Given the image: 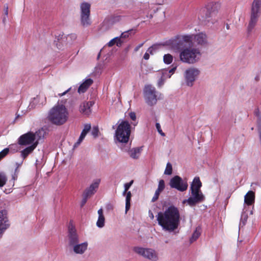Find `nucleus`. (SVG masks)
<instances>
[{
	"label": "nucleus",
	"instance_id": "54",
	"mask_svg": "<svg viewBox=\"0 0 261 261\" xmlns=\"http://www.w3.org/2000/svg\"><path fill=\"white\" fill-rule=\"evenodd\" d=\"M7 17H8V16H6V15H5L4 17H3V22L4 23H5L7 21Z\"/></svg>",
	"mask_w": 261,
	"mask_h": 261
},
{
	"label": "nucleus",
	"instance_id": "49",
	"mask_svg": "<svg viewBox=\"0 0 261 261\" xmlns=\"http://www.w3.org/2000/svg\"><path fill=\"white\" fill-rule=\"evenodd\" d=\"M71 89V88H69L68 89H67L66 91H65V92L62 93H59V96H62L64 95H65L67 93H68Z\"/></svg>",
	"mask_w": 261,
	"mask_h": 261
},
{
	"label": "nucleus",
	"instance_id": "18",
	"mask_svg": "<svg viewBox=\"0 0 261 261\" xmlns=\"http://www.w3.org/2000/svg\"><path fill=\"white\" fill-rule=\"evenodd\" d=\"M75 254H83L87 249L88 243H77L70 247Z\"/></svg>",
	"mask_w": 261,
	"mask_h": 261
},
{
	"label": "nucleus",
	"instance_id": "53",
	"mask_svg": "<svg viewBox=\"0 0 261 261\" xmlns=\"http://www.w3.org/2000/svg\"><path fill=\"white\" fill-rule=\"evenodd\" d=\"M18 168V167H17V168L15 169V172L14 175L13 176V180H15L17 178V175L16 174V172H17V168Z\"/></svg>",
	"mask_w": 261,
	"mask_h": 261
},
{
	"label": "nucleus",
	"instance_id": "21",
	"mask_svg": "<svg viewBox=\"0 0 261 261\" xmlns=\"http://www.w3.org/2000/svg\"><path fill=\"white\" fill-rule=\"evenodd\" d=\"M91 125L90 124H86L84 125V129L82 130V133L81 134V135H80L79 139L74 143V144L73 145V147L74 148L77 147V146H79L81 144L82 142L83 141V140L85 138V137H86V135L87 134V133L91 129Z\"/></svg>",
	"mask_w": 261,
	"mask_h": 261
},
{
	"label": "nucleus",
	"instance_id": "42",
	"mask_svg": "<svg viewBox=\"0 0 261 261\" xmlns=\"http://www.w3.org/2000/svg\"><path fill=\"white\" fill-rule=\"evenodd\" d=\"M162 191H158V190H156L155 191L154 195L153 197L152 198V202H154L156 200H157V199L159 198V195H160V193Z\"/></svg>",
	"mask_w": 261,
	"mask_h": 261
},
{
	"label": "nucleus",
	"instance_id": "40",
	"mask_svg": "<svg viewBox=\"0 0 261 261\" xmlns=\"http://www.w3.org/2000/svg\"><path fill=\"white\" fill-rule=\"evenodd\" d=\"M99 130L97 127L94 126L92 128L91 130V134L94 137L98 136Z\"/></svg>",
	"mask_w": 261,
	"mask_h": 261
},
{
	"label": "nucleus",
	"instance_id": "37",
	"mask_svg": "<svg viewBox=\"0 0 261 261\" xmlns=\"http://www.w3.org/2000/svg\"><path fill=\"white\" fill-rule=\"evenodd\" d=\"M133 31V30H129L127 31H125L121 33L120 37H121V39H125L129 37V35L130 34V33Z\"/></svg>",
	"mask_w": 261,
	"mask_h": 261
},
{
	"label": "nucleus",
	"instance_id": "47",
	"mask_svg": "<svg viewBox=\"0 0 261 261\" xmlns=\"http://www.w3.org/2000/svg\"><path fill=\"white\" fill-rule=\"evenodd\" d=\"M129 117L130 118L133 120V121H135L136 119V114L134 112H130L129 113Z\"/></svg>",
	"mask_w": 261,
	"mask_h": 261
},
{
	"label": "nucleus",
	"instance_id": "48",
	"mask_svg": "<svg viewBox=\"0 0 261 261\" xmlns=\"http://www.w3.org/2000/svg\"><path fill=\"white\" fill-rule=\"evenodd\" d=\"M4 13L5 15L8 16V6L7 5H5L4 6Z\"/></svg>",
	"mask_w": 261,
	"mask_h": 261
},
{
	"label": "nucleus",
	"instance_id": "22",
	"mask_svg": "<svg viewBox=\"0 0 261 261\" xmlns=\"http://www.w3.org/2000/svg\"><path fill=\"white\" fill-rule=\"evenodd\" d=\"M93 83V81L91 79H86L79 86L78 92L80 94L85 93Z\"/></svg>",
	"mask_w": 261,
	"mask_h": 261
},
{
	"label": "nucleus",
	"instance_id": "45",
	"mask_svg": "<svg viewBox=\"0 0 261 261\" xmlns=\"http://www.w3.org/2000/svg\"><path fill=\"white\" fill-rule=\"evenodd\" d=\"M155 127L159 134H161L162 136H164L165 134L162 132L161 125L159 123H156L155 124Z\"/></svg>",
	"mask_w": 261,
	"mask_h": 261
},
{
	"label": "nucleus",
	"instance_id": "46",
	"mask_svg": "<svg viewBox=\"0 0 261 261\" xmlns=\"http://www.w3.org/2000/svg\"><path fill=\"white\" fill-rule=\"evenodd\" d=\"M116 38H113L112 39V40H111L108 43H107V45L109 46V47H112L115 44V41H116Z\"/></svg>",
	"mask_w": 261,
	"mask_h": 261
},
{
	"label": "nucleus",
	"instance_id": "13",
	"mask_svg": "<svg viewBox=\"0 0 261 261\" xmlns=\"http://www.w3.org/2000/svg\"><path fill=\"white\" fill-rule=\"evenodd\" d=\"M144 97L148 105L152 106L157 101V95L155 89L151 85H147L144 88Z\"/></svg>",
	"mask_w": 261,
	"mask_h": 261
},
{
	"label": "nucleus",
	"instance_id": "4",
	"mask_svg": "<svg viewBox=\"0 0 261 261\" xmlns=\"http://www.w3.org/2000/svg\"><path fill=\"white\" fill-rule=\"evenodd\" d=\"M220 8V3L212 2L208 3L205 7L201 9L198 18L205 24H213L216 21L215 16Z\"/></svg>",
	"mask_w": 261,
	"mask_h": 261
},
{
	"label": "nucleus",
	"instance_id": "20",
	"mask_svg": "<svg viewBox=\"0 0 261 261\" xmlns=\"http://www.w3.org/2000/svg\"><path fill=\"white\" fill-rule=\"evenodd\" d=\"M100 183V179L95 180L89 188H87L84 192L83 194L90 197L93 195L96 192V189L98 188Z\"/></svg>",
	"mask_w": 261,
	"mask_h": 261
},
{
	"label": "nucleus",
	"instance_id": "43",
	"mask_svg": "<svg viewBox=\"0 0 261 261\" xmlns=\"http://www.w3.org/2000/svg\"><path fill=\"white\" fill-rule=\"evenodd\" d=\"M158 48V46L156 45H152V46H151L150 47H149L148 50H147V52L149 53V54H153L154 53V50Z\"/></svg>",
	"mask_w": 261,
	"mask_h": 261
},
{
	"label": "nucleus",
	"instance_id": "14",
	"mask_svg": "<svg viewBox=\"0 0 261 261\" xmlns=\"http://www.w3.org/2000/svg\"><path fill=\"white\" fill-rule=\"evenodd\" d=\"M169 185L172 188L176 189L181 192L186 191L188 186L187 182L184 181L182 178L177 175L170 179Z\"/></svg>",
	"mask_w": 261,
	"mask_h": 261
},
{
	"label": "nucleus",
	"instance_id": "30",
	"mask_svg": "<svg viewBox=\"0 0 261 261\" xmlns=\"http://www.w3.org/2000/svg\"><path fill=\"white\" fill-rule=\"evenodd\" d=\"M200 228L197 227L193 232L192 237L190 239V243H192L195 241L200 235Z\"/></svg>",
	"mask_w": 261,
	"mask_h": 261
},
{
	"label": "nucleus",
	"instance_id": "5",
	"mask_svg": "<svg viewBox=\"0 0 261 261\" xmlns=\"http://www.w3.org/2000/svg\"><path fill=\"white\" fill-rule=\"evenodd\" d=\"M193 35H177L165 42L172 50L178 51L185 48L186 45L192 42Z\"/></svg>",
	"mask_w": 261,
	"mask_h": 261
},
{
	"label": "nucleus",
	"instance_id": "59",
	"mask_svg": "<svg viewBox=\"0 0 261 261\" xmlns=\"http://www.w3.org/2000/svg\"><path fill=\"white\" fill-rule=\"evenodd\" d=\"M137 122H136V123H133V124L134 125H135V126H136V125H137Z\"/></svg>",
	"mask_w": 261,
	"mask_h": 261
},
{
	"label": "nucleus",
	"instance_id": "24",
	"mask_svg": "<svg viewBox=\"0 0 261 261\" xmlns=\"http://www.w3.org/2000/svg\"><path fill=\"white\" fill-rule=\"evenodd\" d=\"M176 69V66H174L170 69H164L162 70V81H165L170 78Z\"/></svg>",
	"mask_w": 261,
	"mask_h": 261
},
{
	"label": "nucleus",
	"instance_id": "12",
	"mask_svg": "<svg viewBox=\"0 0 261 261\" xmlns=\"http://www.w3.org/2000/svg\"><path fill=\"white\" fill-rule=\"evenodd\" d=\"M193 186L190 187L191 191V197L183 201L182 203L187 202L190 206H194L196 204L203 201L204 199V196L201 192L200 190H194Z\"/></svg>",
	"mask_w": 261,
	"mask_h": 261
},
{
	"label": "nucleus",
	"instance_id": "7",
	"mask_svg": "<svg viewBox=\"0 0 261 261\" xmlns=\"http://www.w3.org/2000/svg\"><path fill=\"white\" fill-rule=\"evenodd\" d=\"M261 0H254L252 2L249 23L247 27V32H252L257 24L260 14Z\"/></svg>",
	"mask_w": 261,
	"mask_h": 261
},
{
	"label": "nucleus",
	"instance_id": "19",
	"mask_svg": "<svg viewBox=\"0 0 261 261\" xmlns=\"http://www.w3.org/2000/svg\"><path fill=\"white\" fill-rule=\"evenodd\" d=\"M92 101H84L80 106V111L84 115H89L91 112V107L93 105Z\"/></svg>",
	"mask_w": 261,
	"mask_h": 261
},
{
	"label": "nucleus",
	"instance_id": "23",
	"mask_svg": "<svg viewBox=\"0 0 261 261\" xmlns=\"http://www.w3.org/2000/svg\"><path fill=\"white\" fill-rule=\"evenodd\" d=\"M193 35V39L194 38L198 44L203 45L206 43L207 37L205 34L200 33L195 35Z\"/></svg>",
	"mask_w": 261,
	"mask_h": 261
},
{
	"label": "nucleus",
	"instance_id": "31",
	"mask_svg": "<svg viewBox=\"0 0 261 261\" xmlns=\"http://www.w3.org/2000/svg\"><path fill=\"white\" fill-rule=\"evenodd\" d=\"M77 36L75 34H70L66 36V41L67 43L71 44L76 40Z\"/></svg>",
	"mask_w": 261,
	"mask_h": 261
},
{
	"label": "nucleus",
	"instance_id": "39",
	"mask_svg": "<svg viewBox=\"0 0 261 261\" xmlns=\"http://www.w3.org/2000/svg\"><path fill=\"white\" fill-rule=\"evenodd\" d=\"M9 152V149L8 148H5L1 152H0V160L4 158Z\"/></svg>",
	"mask_w": 261,
	"mask_h": 261
},
{
	"label": "nucleus",
	"instance_id": "26",
	"mask_svg": "<svg viewBox=\"0 0 261 261\" xmlns=\"http://www.w3.org/2000/svg\"><path fill=\"white\" fill-rule=\"evenodd\" d=\"M98 218L96 222V225L99 228H102L105 225V219L103 214V210L102 208L98 211Z\"/></svg>",
	"mask_w": 261,
	"mask_h": 261
},
{
	"label": "nucleus",
	"instance_id": "8",
	"mask_svg": "<svg viewBox=\"0 0 261 261\" xmlns=\"http://www.w3.org/2000/svg\"><path fill=\"white\" fill-rule=\"evenodd\" d=\"M130 134V125L126 121H122L115 132L117 140L121 143H127Z\"/></svg>",
	"mask_w": 261,
	"mask_h": 261
},
{
	"label": "nucleus",
	"instance_id": "1",
	"mask_svg": "<svg viewBox=\"0 0 261 261\" xmlns=\"http://www.w3.org/2000/svg\"><path fill=\"white\" fill-rule=\"evenodd\" d=\"M158 224L163 229L172 232L177 229L180 222V214L177 207L170 206L164 212L158 213L156 216Z\"/></svg>",
	"mask_w": 261,
	"mask_h": 261
},
{
	"label": "nucleus",
	"instance_id": "41",
	"mask_svg": "<svg viewBox=\"0 0 261 261\" xmlns=\"http://www.w3.org/2000/svg\"><path fill=\"white\" fill-rule=\"evenodd\" d=\"M115 38H116L115 41V44L118 46L120 47L121 46L122 44L123 43V41L121 40V37H116Z\"/></svg>",
	"mask_w": 261,
	"mask_h": 261
},
{
	"label": "nucleus",
	"instance_id": "28",
	"mask_svg": "<svg viewBox=\"0 0 261 261\" xmlns=\"http://www.w3.org/2000/svg\"><path fill=\"white\" fill-rule=\"evenodd\" d=\"M191 186H193L194 190H200L202 186V184L198 177H195L193 180Z\"/></svg>",
	"mask_w": 261,
	"mask_h": 261
},
{
	"label": "nucleus",
	"instance_id": "11",
	"mask_svg": "<svg viewBox=\"0 0 261 261\" xmlns=\"http://www.w3.org/2000/svg\"><path fill=\"white\" fill-rule=\"evenodd\" d=\"M200 72L199 69L196 67H193L187 69L184 74L186 85L192 87L194 82L198 79Z\"/></svg>",
	"mask_w": 261,
	"mask_h": 261
},
{
	"label": "nucleus",
	"instance_id": "25",
	"mask_svg": "<svg viewBox=\"0 0 261 261\" xmlns=\"http://www.w3.org/2000/svg\"><path fill=\"white\" fill-rule=\"evenodd\" d=\"M255 193L252 191H249L244 197V202L248 205H250L254 202Z\"/></svg>",
	"mask_w": 261,
	"mask_h": 261
},
{
	"label": "nucleus",
	"instance_id": "2",
	"mask_svg": "<svg viewBox=\"0 0 261 261\" xmlns=\"http://www.w3.org/2000/svg\"><path fill=\"white\" fill-rule=\"evenodd\" d=\"M46 130L41 128L35 133L28 132L21 136L19 138V144L21 145L28 146L21 152L23 158H26L33 152L39 143L42 141L46 135Z\"/></svg>",
	"mask_w": 261,
	"mask_h": 261
},
{
	"label": "nucleus",
	"instance_id": "55",
	"mask_svg": "<svg viewBox=\"0 0 261 261\" xmlns=\"http://www.w3.org/2000/svg\"><path fill=\"white\" fill-rule=\"evenodd\" d=\"M226 29L227 30H229V29H230V25H229V24H228V23H226Z\"/></svg>",
	"mask_w": 261,
	"mask_h": 261
},
{
	"label": "nucleus",
	"instance_id": "3",
	"mask_svg": "<svg viewBox=\"0 0 261 261\" xmlns=\"http://www.w3.org/2000/svg\"><path fill=\"white\" fill-rule=\"evenodd\" d=\"M47 118L51 123L61 125L67 121L68 118V112L65 106L57 104L49 111Z\"/></svg>",
	"mask_w": 261,
	"mask_h": 261
},
{
	"label": "nucleus",
	"instance_id": "44",
	"mask_svg": "<svg viewBox=\"0 0 261 261\" xmlns=\"http://www.w3.org/2000/svg\"><path fill=\"white\" fill-rule=\"evenodd\" d=\"M88 197H88L87 196L85 195L84 194H83V199L81 202V207H83L86 204Z\"/></svg>",
	"mask_w": 261,
	"mask_h": 261
},
{
	"label": "nucleus",
	"instance_id": "6",
	"mask_svg": "<svg viewBox=\"0 0 261 261\" xmlns=\"http://www.w3.org/2000/svg\"><path fill=\"white\" fill-rule=\"evenodd\" d=\"M200 50L194 47H185L179 53L180 60L185 63L193 64L198 62L200 59Z\"/></svg>",
	"mask_w": 261,
	"mask_h": 261
},
{
	"label": "nucleus",
	"instance_id": "34",
	"mask_svg": "<svg viewBox=\"0 0 261 261\" xmlns=\"http://www.w3.org/2000/svg\"><path fill=\"white\" fill-rule=\"evenodd\" d=\"M248 219V215L245 212H243L241 215V220H240V225L242 224L243 225H245L246 222Z\"/></svg>",
	"mask_w": 261,
	"mask_h": 261
},
{
	"label": "nucleus",
	"instance_id": "16",
	"mask_svg": "<svg viewBox=\"0 0 261 261\" xmlns=\"http://www.w3.org/2000/svg\"><path fill=\"white\" fill-rule=\"evenodd\" d=\"M67 240L70 247L80 242L79 237L76 230L71 223H70L68 225Z\"/></svg>",
	"mask_w": 261,
	"mask_h": 261
},
{
	"label": "nucleus",
	"instance_id": "10",
	"mask_svg": "<svg viewBox=\"0 0 261 261\" xmlns=\"http://www.w3.org/2000/svg\"><path fill=\"white\" fill-rule=\"evenodd\" d=\"M133 250L136 254L150 261H158L159 259L158 252L152 248L136 246L133 248Z\"/></svg>",
	"mask_w": 261,
	"mask_h": 261
},
{
	"label": "nucleus",
	"instance_id": "33",
	"mask_svg": "<svg viewBox=\"0 0 261 261\" xmlns=\"http://www.w3.org/2000/svg\"><path fill=\"white\" fill-rule=\"evenodd\" d=\"M7 180V178L6 174L3 172H0V188L6 184Z\"/></svg>",
	"mask_w": 261,
	"mask_h": 261
},
{
	"label": "nucleus",
	"instance_id": "57",
	"mask_svg": "<svg viewBox=\"0 0 261 261\" xmlns=\"http://www.w3.org/2000/svg\"><path fill=\"white\" fill-rule=\"evenodd\" d=\"M255 81H259V76H257L255 78Z\"/></svg>",
	"mask_w": 261,
	"mask_h": 261
},
{
	"label": "nucleus",
	"instance_id": "38",
	"mask_svg": "<svg viewBox=\"0 0 261 261\" xmlns=\"http://www.w3.org/2000/svg\"><path fill=\"white\" fill-rule=\"evenodd\" d=\"M165 188V182L163 179H161L159 182L158 188L157 190L158 191H162Z\"/></svg>",
	"mask_w": 261,
	"mask_h": 261
},
{
	"label": "nucleus",
	"instance_id": "50",
	"mask_svg": "<svg viewBox=\"0 0 261 261\" xmlns=\"http://www.w3.org/2000/svg\"><path fill=\"white\" fill-rule=\"evenodd\" d=\"M143 43H141V44H140L139 45H138L137 46H136L135 48V51H137L139 50V49L143 46Z\"/></svg>",
	"mask_w": 261,
	"mask_h": 261
},
{
	"label": "nucleus",
	"instance_id": "56",
	"mask_svg": "<svg viewBox=\"0 0 261 261\" xmlns=\"http://www.w3.org/2000/svg\"><path fill=\"white\" fill-rule=\"evenodd\" d=\"M150 217L151 218V219H153L154 218L153 215L152 213L150 214Z\"/></svg>",
	"mask_w": 261,
	"mask_h": 261
},
{
	"label": "nucleus",
	"instance_id": "35",
	"mask_svg": "<svg viewBox=\"0 0 261 261\" xmlns=\"http://www.w3.org/2000/svg\"><path fill=\"white\" fill-rule=\"evenodd\" d=\"M172 172V167L171 164H167L164 174L166 175H171Z\"/></svg>",
	"mask_w": 261,
	"mask_h": 261
},
{
	"label": "nucleus",
	"instance_id": "29",
	"mask_svg": "<svg viewBox=\"0 0 261 261\" xmlns=\"http://www.w3.org/2000/svg\"><path fill=\"white\" fill-rule=\"evenodd\" d=\"M132 194L130 191L126 193V199H125V213L129 210L130 207V200Z\"/></svg>",
	"mask_w": 261,
	"mask_h": 261
},
{
	"label": "nucleus",
	"instance_id": "58",
	"mask_svg": "<svg viewBox=\"0 0 261 261\" xmlns=\"http://www.w3.org/2000/svg\"><path fill=\"white\" fill-rule=\"evenodd\" d=\"M29 107H31L30 109H32L33 108V105H32V103H30V105L29 106Z\"/></svg>",
	"mask_w": 261,
	"mask_h": 261
},
{
	"label": "nucleus",
	"instance_id": "27",
	"mask_svg": "<svg viewBox=\"0 0 261 261\" xmlns=\"http://www.w3.org/2000/svg\"><path fill=\"white\" fill-rule=\"evenodd\" d=\"M142 150V147H137L130 149L129 151V155L134 159L138 158Z\"/></svg>",
	"mask_w": 261,
	"mask_h": 261
},
{
	"label": "nucleus",
	"instance_id": "51",
	"mask_svg": "<svg viewBox=\"0 0 261 261\" xmlns=\"http://www.w3.org/2000/svg\"><path fill=\"white\" fill-rule=\"evenodd\" d=\"M143 58L145 59V60H148L149 59V54L147 52H146L144 55V57H143Z\"/></svg>",
	"mask_w": 261,
	"mask_h": 261
},
{
	"label": "nucleus",
	"instance_id": "36",
	"mask_svg": "<svg viewBox=\"0 0 261 261\" xmlns=\"http://www.w3.org/2000/svg\"><path fill=\"white\" fill-rule=\"evenodd\" d=\"M133 182H134V180H132L130 182L124 184V191L123 192V195H125L126 194V192L129 189V188L131 187V186L133 185Z\"/></svg>",
	"mask_w": 261,
	"mask_h": 261
},
{
	"label": "nucleus",
	"instance_id": "52",
	"mask_svg": "<svg viewBox=\"0 0 261 261\" xmlns=\"http://www.w3.org/2000/svg\"><path fill=\"white\" fill-rule=\"evenodd\" d=\"M164 81H162V77H161V79H160V80L158 82V86L159 87L162 86L163 85Z\"/></svg>",
	"mask_w": 261,
	"mask_h": 261
},
{
	"label": "nucleus",
	"instance_id": "32",
	"mask_svg": "<svg viewBox=\"0 0 261 261\" xmlns=\"http://www.w3.org/2000/svg\"><path fill=\"white\" fill-rule=\"evenodd\" d=\"M173 56L170 54H165L163 57V61L166 64H170L173 61Z\"/></svg>",
	"mask_w": 261,
	"mask_h": 261
},
{
	"label": "nucleus",
	"instance_id": "17",
	"mask_svg": "<svg viewBox=\"0 0 261 261\" xmlns=\"http://www.w3.org/2000/svg\"><path fill=\"white\" fill-rule=\"evenodd\" d=\"M10 222L6 210L0 211V239L3 237L5 231L9 227Z\"/></svg>",
	"mask_w": 261,
	"mask_h": 261
},
{
	"label": "nucleus",
	"instance_id": "15",
	"mask_svg": "<svg viewBox=\"0 0 261 261\" xmlns=\"http://www.w3.org/2000/svg\"><path fill=\"white\" fill-rule=\"evenodd\" d=\"M122 16L120 15H112L107 17L101 24V29L106 31L111 28L114 24L121 20Z\"/></svg>",
	"mask_w": 261,
	"mask_h": 261
},
{
	"label": "nucleus",
	"instance_id": "9",
	"mask_svg": "<svg viewBox=\"0 0 261 261\" xmlns=\"http://www.w3.org/2000/svg\"><path fill=\"white\" fill-rule=\"evenodd\" d=\"M91 4L83 2L80 5V18L81 24L84 27H88L92 24L90 17Z\"/></svg>",
	"mask_w": 261,
	"mask_h": 261
}]
</instances>
